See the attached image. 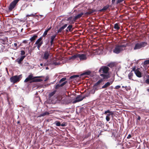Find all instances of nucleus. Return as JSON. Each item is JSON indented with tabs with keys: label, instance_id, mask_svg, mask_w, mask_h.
I'll return each mask as SVG.
<instances>
[{
	"label": "nucleus",
	"instance_id": "c9c22d12",
	"mask_svg": "<svg viewBox=\"0 0 149 149\" xmlns=\"http://www.w3.org/2000/svg\"><path fill=\"white\" fill-rule=\"evenodd\" d=\"M66 79V78L65 77H63L59 81V82H62L65 81Z\"/></svg>",
	"mask_w": 149,
	"mask_h": 149
},
{
	"label": "nucleus",
	"instance_id": "680f3d73",
	"mask_svg": "<svg viewBox=\"0 0 149 149\" xmlns=\"http://www.w3.org/2000/svg\"><path fill=\"white\" fill-rule=\"evenodd\" d=\"M49 84H47V85H45V86H48L49 85Z\"/></svg>",
	"mask_w": 149,
	"mask_h": 149
},
{
	"label": "nucleus",
	"instance_id": "4468645a",
	"mask_svg": "<svg viewBox=\"0 0 149 149\" xmlns=\"http://www.w3.org/2000/svg\"><path fill=\"white\" fill-rule=\"evenodd\" d=\"M33 78V76L32 74L29 75L28 77L25 80L24 82H27L29 81L32 80Z\"/></svg>",
	"mask_w": 149,
	"mask_h": 149
},
{
	"label": "nucleus",
	"instance_id": "a18cd8bd",
	"mask_svg": "<svg viewBox=\"0 0 149 149\" xmlns=\"http://www.w3.org/2000/svg\"><path fill=\"white\" fill-rule=\"evenodd\" d=\"M120 87V86L119 85L116 86L115 87V89H119Z\"/></svg>",
	"mask_w": 149,
	"mask_h": 149
},
{
	"label": "nucleus",
	"instance_id": "412c9836",
	"mask_svg": "<svg viewBox=\"0 0 149 149\" xmlns=\"http://www.w3.org/2000/svg\"><path fill=\"white\" fill-rule=\"evenodd\" d=\"M49 114V113L48 112H44L43 113H42L41 114H40L39 116H38L39 117H41L45 116L46 115H48Z\"/></svg>",
	"mask_w": 149,
	"mask_h": 149
},
{
	"label": "nucleus",
	"instance_id": "58836bf2",
	"mask_svg": "<svg viewBox=\"0 0 149 149\" xmlns=\"http://www.w3.org/2000/svg\"><path fill=\"white\" fill-rule=\"evenodd\" d=\"M72 17H70L66 19V20L67 21H71L72 19Z\"/></svg>",
	"mask_w": 149,
	"mask_h": 149
},
{
	"label": "nucleus",
	"instance_id": "20e7f679",
	"mask_svg": "<svg viewBox=\"0 0 149 149\" xmlns=\"http://www.w3.org/2000/svg\"><path fill=\"white\" fill-rule=\"evenodd\" d=\"M22 77V75L19 76L15 75L11 77L10 78V81L11 82L15 83L19 81Z\"/></svg>",
	"mask_w": 149,
	"mask_h": 149
},
{
	"label": "nucleus",
	"instance_id": "72a5a7b5",
	"mask_svg": "<svg viewBox=\"0 0 149 149\" xmlns=\"http://www.w3.org/2000/svg\"><path fill=\"white\" fill-rule=\"evenodd\" d=\"M78 77H79V76L78 75H73V76H71L70 77V79H72L74 78Z\"/></svg>",
	"mask_w": 149,
	"mask_h": 149
},
{
	"label": "nucleus",
	"instance_id": "37998d69",
	"mask_svg": "<svg viewBox=\"0 0 149 149\" xmlns=\"http://www.w3.org/2000/svg\"><path fill=\"white\" fill-rule=\"evenodd\" d=\"M144 64H149V59L146 60L144 62Z\"/></svg>",
	"mask_w": 149,
	"mask_h": 149
},
{
	"label": "nucleus",
	"instance_id": "4c0bfd02",
	"mask_svg": "<svg viewBox=\"0 0 149 149\" xmlns=\"http://www.w3.org/2000/svg\"><path fill=\"white\" fill-rule=\"evenodd\" d=\"M110 118H111L110 117H109L108 116H106V120L107 122L109 121L110 119Z\"/></svg>",
	"mask_w": 149,
	"mask_h": 149
},
{
	"label": "nucleus",
	"instance_id": "7c9ffc66",
	"mask_svg": "<svg viewBox=\"0 0 149 149\" xmlns=\"http://www.w3.org/2000/svg\"><path fill=\"white\" fill-rule=\"evenodd\" d=\"M54 124H56V126H61V123L58 121H55Z\"/></svg>",
	"mask_w": 149,
	"mask_h": 149
},
{
	"label": "nucleus",
	"instance_id": "473e14b6",
	"mask_svg": "<svg viewBox=\"0 0 149 149\" xmlns=\"http://www.w3.org/2000/svg\"><path fill=\"white\" fill-rule=\"evenodd\" d=\"M2 41L1 42L3 43V42H5L7 40V38H5L3 39H1Z\"/></svg>",
	"mask_w": 149,
	"mask_h": 149
},
{
	"label": "nucleus",
	"instance_id": "ea45409f",
	"mask_svg": "<svg viewBox=\"0 0 149 149\" xmlns=\"http://www.w3.org/2000/svg\"><path fill=\"white\" fill-rule=\"evenodd\" d=\"M124 0H118L116 2V4L120 3L122 2Z\"/></svg>",
	"mask_w": 149,
	"mask_h": 149
},
{
	"label": "nucleus",
	"instance_id": "dca6fc26",
	"mask_svg": "<svg viewBox=\"0 0 149 149\" xmlns=\"http://www.w3.org/2000/svg\"><path fill=\"white\" fill-rule=\"evenodd\" d=\"M78 58V54H77L72 56L70 57L69 58V59L70 60H74L75 59H77Z\"/></svg>",
	"mask_w": 149,
	"mask_h": 149
},
{
	"label": "nucleus",
	"instance_id": "e2e57ef3",
	"mask_svg": "<svg viewBox=\"0 0 149 149\" xmlns=\"http://www.w3.org/2000/svg\"><path fill=\"white\" fill-rule=\"evenodd\" d=\"M46 69H48V68L47 67L46 68Z\"/></svg>",
	"mask_w": 149,
	"mask_h": 149
},
{
	"label": "nucleus",
	"instance_id": "052dcab7",
	"mask_svg": "<svg viewBox=\"0 0 149 149\" xmlns=\"http://www.w3.org/2000/svg\"><path fill=\"white\" fill-rule=\"evenodd\" d=\"M37 81H40V79H38L37 80Z\"/></svg>",
	"mask_w": 149,
	"mask_h": 149
},
{
	"label": "nucleus",
	"instance_id": "c85d7f7f",
	"mask_svg": "<svg viewBox=\"0 0 149 149\" xmlns=\"http://www.w3.org/2000/svg\"><path fill=\"white\" fill-rule=\"evenodd\" d=\"M114 28L117 30H118L120 29V27L118 26V24L116 23L115 24L114 26Z\"/></svg>",
	"mask_w": 149,
	"mask_h": 149
},
{
	"label": "nucleus",
	"instance_id": "4be33fe9",
	"mask_svg": "<svg viewBox=\"0 0 149 149\" xmlns=\"http://www.w3.org/2000/svg\"><path fill=\"white\" fill-rule=\"evenodd\" d=\"M103 81V79H101L98 81H97L96 83H95L94 85L93 86L94 87H96V86L99 85L101 82H102Z\"/></svg>",
	"mask_w": 149,
	"mask_h": 149
},
{
	"label": "nucleus",
	"instance_id": "864d4df0",
	"mask_svg": "<svg viewBox=\"0 0 149 149\" xmlns=\"http://www.w3.org/2000/svg\"><path fill=\"white\" fill-rule=\"evenodd\" d=\"M89 74H90V73L88 72H85L84 73V74H87V75H88Z\"/></svg>",
	"mask_w": 149,
	"mask_h": 149
},
{
	"label": "nucleus",
	"instance_id": "f704fd0d",
	"mask_svg": "<svg viewBox=\"0 0 149 149\" xmlns=\"http://www.w3.org/2000/svg\"><path fill=\"white\" fill-rule=\"evenodd\" d=\"M61 87V84H58L55 86V88L56 89H57Z\"/></svg>",
	"mask_w": 149,
	"mask_h": 149
},
{
	"label": "nucleus",
	"instance_id": "393cba45",
	"mask_svg": "<svg viewBox=\"0 0 149 149\" xmlns=\"http://www.w3.org/2000/svg\"><path fill=\"white\" fill-rule=\"evenodd\" d=\"M95 11V10H90L88 12H86L85 13V15H87L88 14H91L94 12Z\"/></svg>",
	"mask_w": 149,
	"mask_h": 149
},
{
	"label": "nucleus",
	"instance_id": "79ce46f5",
	"mask_svg": "<svg viewBox=\"0 0 149 149\" xmlns=\"http://www.w3.org/2000/svg\"><path fill=\"white\" fill-rule=\"evenodd\" d=\"M61 126L62 127H65L66 126V124L65 123H63L62 124H61Z\"/></svg>",
	"mask_w": 149,
	"mask_h": 149
},
{
	"label": "nucleus",
	"instance_id": "f8f14e48",
	"mask_svg": "<svg viewBox=\"0 0 149 149\" xmlns=\"http://www.w3.org/2000/svg\"><path fill=\"white\" fill-rule=\"evenodd\" d=\"M112 83V82L111 81L107 82L104 85L102 86V88H106L109 86Z\"/></svg>",
	"mask_w": 149,
	"mask_h": 149
},
{
	"label": "nucleus",
	"instance_id": "bb28decb",
	"mask_svg": "<svg viewBox=\"0 0 149 149\" xmlns=\"http://www.w3.org/2000/svg\"><path fill=\"white\" fill-rule=\"evenodd\" d=\"M132 71L130 72L128 75V78L130 79L133 80L132 78L133 76V73L132 72Z\"/></svg>",
	"mask_w": 149,
	"mask_h": 149
},
{
	"label": "nucleus",
	"instance_id": "bf43d9fd",
	"mask_svg": "<svg viewBox=\"0 0 149 149\" xmlns=\"http://www.w3.org/2000/svg\"><path fill=\"white\" fill-rule=\"evenodd\" d=\"M40 65L41 66H42L43 65L42 63H40Z\"/></svg>",
	"mask_w": 149,
	"mask_h": 149
},
{
	"label": "nucleus",
	"instance_id": "8fccbe9b",
	"mask_svg": "<svg viewBox=\"0 0 149 149\" xmlns=\"http://www.w3.org/2000/svg\"><path fill=\"white\" fill-rule=\"evenodd\" d=\"M14 47L16 49H17V44L16 43H15L14 44Z\"/></svg>",
	"mask_w": 149,
	"mask_h": 149
},
{
	"label": "nucleus",
	"instance_id": "9b49d317",
	"mask_svg": "<svg viewBox=\"0 0 149 149\" xmlns=\"http://www.w3.org/2000/svg\"><path fill=\"white\" fill-rule=\"evenodd\" d=\"M78 57L81 60H86L87 58L86 55L84 54H78Z\"/></svg>",
	"mask_w": 149,
	"mask_h": 149
},
{
	"label": "nucleus",
	"instance_id": "7ed1b4c3",
	"mask_svg": "<svg viewBox=\"0 0 149 149\" xmlns=\"http://www.w3.org/2000/svg\"><path fill=\"white\" fill-rule=\"evenodd\" d=\"M147 45V42H142L139 43H137L135 44L134 49V50L139 49L144 47L146 46Z\"/></svg>",
	"mask_w": 149,
	"mask_h": 149
},
{
	"label": "nucleus",
	"instance_id": "0eeeda50",
	"mask_svg": "<svg viewBox=\"0 0 149 149\" xmlns=\"http://www.w3.org/2000/svg\"><path fill=\"white\" fill-rule=\"evenodd\" d=\"M139 69H140L138 68L136 70L134 68H133L132 70L134 71V73L137 77L140 78L142 77V73L139 71Z\"/></svg>",
	"mask_w": 149,
	"mask_h": 149
},
{
	"label": "nucleus",
	"instance_id": "f03ea898",
	"mask_svg": "<svg viewBox=\"0 0 149 149\" xmlns=\"http://www.w3.org/2000/svg\"><path fill=\"white\" fill-rule=\"evenodd\" d=\"M126 46L124 45H116L113 50V52L116 54H118L123 50Z\"/></svg>",
	"mask_w": 149,
	"mask_h": 149
},
{
	"label": "nucleus",
	"instance_id": "c03bdc74",
	"mask_svg": "<svg viewBox=\"0 0 149 149\" xmlns=\"http://www.w3.org/2000/svg\"><path fill=\"white\" fill-rule=\"evenodd\" d=\"M25 54V52L23 50H22L21 51V55H24Z\"/></svg>",
	"mask_w": 149,
	"mask_h": 149
},
{
	"label": "nucleus",
	"instance_id": "603ef678",
	"mask_svg": "<svg viewBox=\"0 0 149 149\" xmlns=\"http://www.w3.org/2000/svg\"><path fill=\"white\" fill-rule=\"evenodd\" d=\"M146 82L148 84H149V79H147L146 81Z\"/></svg>",
	"mask_w": 149,
	"mask_h": 149
},
{
	"label": "nucleus",
	"instance_id": "5fc2aeb1",
	"mask_svg": "<svg viewBox=\"0 0 149 149\" xmlns=\"http://www.w3.org/2000/svg\"><path fill=\"white\" fill-rule=\"evenodd\" d=\"M131 137V135L130 134H129L128 135L127 138V139H130Z\"/></svg>",
	"mask_w": 149,
	"mask_h": 149
},
{
	"label": "nucleus",
	"instance_id": "49530a36",
	"mask_svg": "<svg viewBox=\"0 0 149 149\" xmlns=\"http://www.w3.org/2000/svg\"><path fill=\"white\" fill-rule=\"evenodd\" d=\"M67 83V81H65L62 83V84H61V86L62 87L64 85H65Z\"/></svg>",
	"mask_w": 149,
	"mask_h": 149
},
{
	"label": "nucleus",
	"instance_id": "6e6552de",
	"mask_svg": "<svg viewBox=\"0 0 149 149\" xmlns=\"http://www.w3.org/2000/svg\"><path fill=\"white\" fill-rule=\"evenodd\" d=\"M85 97L81 95H79L75 98V99L73 102V103L74 104L77 102L82 101L84 98Z\"/></svg>",
	"mask_w": 149,
	"mask_h": 149
},
{
	"label": "nucleus",
	"instance_id": "6ab92c4d",
	"mask_svg": "<svg viewBox=\"0 0 149 149\" xmlns=\"http://www.w3.org/2000/svg\"><path fill=\"white\" fill-rule=\"evenodd\" d=\"M0 52L1 53L3 52L6 49L5 47L1 44L0 45Z\"/></svg>",
	"mask_w": 149,
	"mask_h": 149
},
{
	"label": "nucleus",
	"instance_id": "9d476101",
	"mask_svg": "<svg viewBox=\"0 0 149 149\" xmlns=\"http://www.w3.org/2000/svg\"><path fill=\"white\" fill-rule=\"evenodd\" d=\"M49 51H46L43 52V54L42 56V58L45 60L48 59L49 56Z\"/></svg>",
	"mask_w": 149,
	"mask_h": 149
},
{
	"label": "nucleus",
	"instance_id": "5701e85b",
	"mask_svg": "<svg viewBox=\"0 0 149 149\" xmlns=\"http://www.w3.org/2000/svg\"><path fill=\"white\" fill-rule=\"evenodd\" d=\"M38 36L36 35H34L32 37H31L30 39V40L31 42H32Z\"/></svg>",
	"mask_w": 149,
	"mask_h": 149
},
{
	"label": "nucleus",
	"instance_id": "39448f33",
	"mask_svg": "<svg viewBox=\"0 0 149 149\" xmlns=\"http://www.w3.org/2000/svg\"><path fill=\"white\" fill-rule=\"evenodd\" d=\"M42 40V38L41 37L36 41L34 44V45H37V47L38 50L40 49V48L43 43Z\"/></svg>",
	"mask_w": 149,
	"mask_h": 149
},
{
	"label": "nucleus",
	"instance_id": "a211bd4d",
	"mask_svg": "<svg viewBox=\"0 0 149 149\" xmlns=\"http://www.w3.org/2000/svg\"><path fill=\"white\" fill-rule=\"evenodd\" d=\"M84 14V13H80L76 16L73 19L74 21H75L76 19H79Z\"/></svg>",
	"mask_w": 149,
	"mask_h": 149
},
{
	"label": "nucleus",
	"instance_id": "b1692460",
	"mask_svg": "<svg viewBox=\"0 0 149 149\" xmlns=\"http://www.w3.org/2000/svg\"><path fill=\"white\" fill-rule=\"evenodd\" d=\"M112 136L115 138V139H116L119 137V136L118 135L117 133L116 132L112 133Z\"/></svg>",
	"mask_w": 149,
	"mask_h": 149
},
{
	"label": "nucleus",
	"instance_id": "cd10ccee",
	"mask_svg": "<svg viewBox=\"0 0 149 149\" xmlns=\"http://www.w3.org/2000/svg\"><path fill=\"white\" fill-rule=\"evenodd\" d=\"M72 25H69L67 28V29L66 30L67 32H68V31H71V29L72 28Z\"/></svg>",
	"mask_w": 149,
	"mask_h": 149
},
{
	"label": "nucleus",
	"instance_id": "09e8293b",
	"mask_svg": "<svg viewBox=\"0 0 149 149\" xmlns=\"http://www.w3.org/2000/svg\"><path fill=\"white\" fill-rule=\"evenodd\" d=\"M49 79V77L48 76H47L46 77L45 79L44 80V81H47Z\"/></svg>",
	"mask_w": 149,
	"mask_h": 149
},
{
	"label": "nucleus",
	"instance_id": "c756f323",
	"mask_svg": "<svg viewBox=\"0 0 149 149\" xmlns=\"http://www.w3.org/2000/svg\"><path fill=\"white\" fill-rule=\"evenodd\" d=\"M56 92V91H54L53 92L49 94V97H51L52 96H53L55 93Z\"/></svg>",
	"mask_w": 149,
	"mask_h": 149
},
{
	"label": "nucleus",
	"instance_id": "423d86ee",
	"mask_svg": "<svg viewBox=\"0 0 149 149\" xmlns=\"http://www.w3.org/2000/svg\"><path fill=\"white\" fill-rule=\"evenodd\" d=\"M50 63L55 65H59L60 64V60L58 58H54L51 61Z\"/></svg>",
	"mask_w": 149,
	"mask_h": 149
},
{
	"label": "nucleus",
	"instance_id": "f3484780",
	"mask_svg": "<svg viewBox=\"0 0 149 149\" xmlns=\"http://www.w3.org/2000/svg\"><path fill=\"white\" fill-rule=\"evenodd\" d=\"M104 113L105 114H107V116H108L109 117H110V115L113 114L112 112L110 111L109 110L106 111Z\"/></svg>",
	"mask_w": 149,
	"mask_h": 149
},
{
	"label": "nucleus",
	"instance_id": "2eb2a0df",
	"mask_svg": "<svg viewBox=\"0 0 149 149\" xmlns=\"http://www.w3.org/2000/svg\"><path fill=\"white\" fill-rule=\"evenodd\" d=\"M25 57V56H22L20 58H18L16 60V61L18 62L19 64L21 63V61L24 59Z\"/></svg>",
	"mask_w": 149,
	"mask_h": 149
},
{
	"label": "nucleus",
	"instance_id": "69168bd1",
	"mask_svg": "<svg viewBox=\"0 0 149 149\" xmlns=\"http://www.w3.org/2000/svg\"><path fill=\"white\" fill-rule=\"evenodd\" d=\"M147 91H148L149 92V89H147Z\"/></svg>",
	"mask_w": 149,
	"mask_h": 149
},
{
	"label": "nucleus",
	"instance_id": "13d9d810",
	"mask_svg": "<svg viewBox=\"0 0 149 149\" xmlns=\"http://www.w3.org/2000/svg\"><path fill=\"white\" fill-rule=\"evenodd\" d=\"M140 119H141V118H140V116H138L137 120H140Z\"/></svg>",
	"mask_w": 149,
	"mask_h": 149
},
{
	"label": "nucleus",
	"instance_id": "0e129e2a",
	"mask_svg": "<svg viewBox=\"0 0 149 149\" xmlns=\"http://www.w3.org/2000/svg\"><path fill=\"white\" fill-rule=\"evenodd\" d=\"M122 87L123 88H125V87L124 86H122Z\"/></svg>",
	"mask_w": 149,
	"mask_h": 149
},
{
	"label": "nucleus",
	"instance_id": "4d7b16f0",
	"mask_svg": "<svg viewBox=\"0 0 149 149\" xmlns=\"http://www.w3.org/2000/svg\"><path fill=\"white\" fill-rule=\"evenodd\" d=\"M23 43H27V40H24L23 41Z\"/></svg>",
	"mask_w": 149,
	"mask_h": 149
},
{
	"label": "nucleus",
	"instance_id": "a878e982",
	"mask_svg": "<svg viewBox=\"0 0 149 149\" xmlns=\"http://www.w3.org/2000/svg\"><path fill=\"white\" fill-rule=\"evenodd\" d=\"M97 90V89L96 88L93 86V89L90 91V93L91 94H94L95 93V91Z\"/></svg>",
	"mask_w": 149,
	"mask_h": 149
},
{
	"label": "nucleus",
	"instance_id": "de8ad7c7",
	"mask_svg": "<svg viewBox=\"0 0 149 149\" xmlns=\"http://www.w3.org/2000/svg\"><path fill=\"white\" fill-rule=\"evenodd\" d=\"M67 83V81H65L62 83V84H61V86L62 87L64 85H65Z\"/></svg>",
	"mask_w": 149,
	"mask_h": 149
},
{
	"label": "nucleus",
	"instance_id": "3c124183",
	"mask_svg": "<svg viewBox=\"0 0 149 149\" xmlns=\"http://www.w3.org/2000/svg\"><path fill=\"white\" fill-rule=\"evenodd\" d=\"M52 28V27H50L49 28H47V29L45 30L47 31L48 32Z\"/></svg>",
	"mask_w": 149,
	"mask_h": 149
},
{
	"label": "nucleus",
	"instance_id": "774afa93",
	"mask_svg": "<svg viewBox=\"0 0 149 149\" xmlns=\"http://www.w3.org/2000/svg\"><path fill=\"white\" fill-rule=\"evenodd\" d=\"M109 66H110V64H109Z\"/></svg>",
	"mask_w": 149,
	"mask_h": 149
},
{
	"label": "nucleus",
	"instance_id": "1a4fd4ad",
	"mask_svg": "<svg viewBox=\"0 0 149 149\" xmlns=\"http://www.w3.org/2000/svg\"><path fill=\"white\" fill-rule=\"evenodd\" d=\"M19 0H14L12 2L10 5L9 9L10 10H12L15 6L17 3L19 1Z\"/></svg>",
	"mask_w": 149,
	"mask_h": 149
},
{
	"label": "nucleus",
	"instance_id": "e433bc0d",
	"mask_svg": "<svg viewBox=\"0 0 149 149\" xmlns=\"http://www.w3.org/2000/svg\"><path fill=\"white\" fill-rule=\"evenodd\" d=\"M47 31L45 30L43 34V36L45 37L46 36L47 34Z\"/></svg>",
	"mask_w": 149,
	"mask_h": 149
},
{
	"label": "nucleus",
	"instance_id": "ddd939ff",
	"mask_svg": "<svg viewBox=\"0 0 149 149\" xmlns=\"http://www.w3.org/2000/svg\"><path fill=\"white\" fill-rule=\"evenodd\" d=\"M67 26V24H65L63 26L61 27V28L57 31V33H61L62 31Z\"/></svg>",
	"mask_w": 149,
	"mask_h": 149
},
{
	"label": "nucleus",
	"instance_id": "aec40b11",
	"mask_svg": "<svg viewBox=\"0 0 149 149\" xmlns=\"http://www.w3.org/2000/svg\"><path fill=\"white\" fill-rule=\"evenodd\" d=\"M56 34L55 35H54L52 36H51V40L50 41V43H51V45H52L53 42H54V39L56 37Z\"/></svg>",
	"mask_w": 149,
	"mask_h": 149
},
{
	"label": "nucleus",
	"instance_id": "2f4dec72",
	"mask_svg": "<svg viewBox=\"0 0 149 149\" xmlns=\"http://www.w3.org/2000/svg\"><path fill=\"white\" fill-rule=\"evenodd\" d=\"M109 7V5H107L103 8L102 9V10H107L108 8Z\"/></svg>",
	"mask_w": 149,
	"mask_h": 149
},
{
	"label": "nucleus",
	"instance_id": "6e6d98bb",
	"mask_svg": "<svg viewBox=\"0 0 149 149\" xmlns=\"http://www.w3.org/2000/svg\"><path fill=\"white\" fill-rule=\"evenodd\" d=\"M115 1H116V0H112L111 2H112V4H114V3L115 2Z\"/></svg>",
	"mask_w": 149,
	"mask_h": 149
},
{
	"label": "nucleus",
	"instance_id": "f257e3e1",
	"mask_svg": "<svg viewBox=\"0 0 149 149\" xmlns=\"http://www.w3.org/2000/svg\"><path fill=\"white\" fill-rule=\"evenodd\" d=\"M109 68L107 66H104L102 67L99 70V72L101 73L100 75L104 79H107L110 77L108 71Z\"/></svg>",
	"mask_w": 149,
	"mask_h": 149
},
{
	"label": "nucleus",
	"instance_id": "a19ab883",
	"mask_svg": "<svg viewBox=\"0 0 149 149\" xmlns=\"http://www.w3.org/2000/svg\"><path fill=\"white\" fill-rule=\"evenodd\" d=\"M34 16V15L33 14H30V15H26V17H33Z\"/></svg>",
	"mask_w": 149,
	"mask_h": 149
},
{
	"label": "nucleus",
	"instance_id": "338daca9",
	"mask_svg": "<svg viewBox=\"0 0 149 149\" xmlns=\"http://www.w3.org/2000/svg\"><path fill=\"white\" fill-rule=\"evenodd\" d=\"M23 29H21V31H22V30Z\"/></svg>",
	"mask_w": 149,
	"mask_h": 149
}]
</instances>
